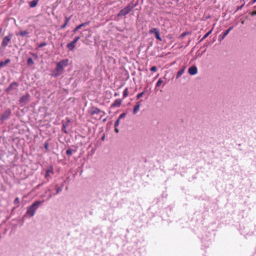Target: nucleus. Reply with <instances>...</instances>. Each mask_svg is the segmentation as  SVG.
Returning <instances> with one entry per match:
<instances>
[{
  "label": "nucleus",
  "mask_w": 256,
  "mask_h": 256,
  "mask_svg": "<svg viewBox=\"0 0 256 256\" xmlns=\"http://www.w3.org/2000/svg\"><path fill=\"white\" fill-rule=\"evenodd\" d=\"M68 59L62 60L58 62L56 69L52 73V76L56 77L60 75L64 72V68L68 65Z\"/></svg>",
  "instance_id": "obj_1"
},
{
  "label": "nucleus",
  "mask_w": 256,
  "mask_h": 256,
  "mask_svg": "<svg viewBox=\"0 0 256 256\" xmlns=\"http://www.w3.org/2000/svg\"><path fill=\"white\" fill-rule=\"evenodd\" d=\"M42 203V202L41 201H36L34 202L27 208L26 214L30 217L33 216L35 214L36 210Z\"/></svg>",
  "instance_id": "obj_2"
},
{
  "label": "nucleus",
  "mask_w": 256,
  "mask_h": 256,
  "mask_svg": "<svg viewBox=\"0 0 256 256\" xmlns=\"http://www.w3.org/2000/svg\"><path fill=\"white\" fill-rule=\"evenodd\" d=\"M134 6L132 4H128L126 7L122 10L118 14V16H124L128 14L133 8Z\"/></svg>",
  "instance_id": "obj_3"
},
{
  "label": "nucleus",
  "mask_w": 256,
  "mask_h": 256,
  "mask_svg": "<svg viewBox=\"0 0 256 256\" xmlns=\"http://www.w3.org/2000/svg\"><path fill=\"white\" fill-rule=\"evenodd\" d=\"M30 96L29 94H26L22 96L19 100L20 103L24 106L30 100Z\"/></svg>",
  "instance_id": "obj_4"
},
{
  "label": "nucleus",
  "mask_w": 256,
  "mask_h": 256,
  "mask_svg": "<svg viewBox=\"0 0 256 256\" xmlns=\"http://www.w3.org/2000/svg\"><path fill=\"white\" fill-rule=\"evenodd\" d=\"M79 39H80L79 36H77V37L75 38L74 40L72 42H71L70 43L68 44H67V47L70 50H73L75 48L76 44L78 40Z\"/></svg>",
  "instance_id": "obj_5"
},
{
  "label": "nucleus",
  "mask_w": 256,
  "mask_h": 256,
  "mask_svg": "<svg viewBox=\"0 0 256 256\" xmlns=\"http://www.w3.org/2000/svg\"><path fill=\"white\" fill-rule=\"evenodd\" d=\"M12 38V34H10L8 36L4 37V38H3V40H2V46H6L8 44L9 42L10 41Z\"/></svg>",
  "instance_id": "obj_6"
},
{
  "label": "nucleus",
  "mask_w": 256,
  "mask_h": 256,
  "mask_svg": "<svg viewBox=\"0 0 256 256\" xmlns=\"http://www.w3.org/2000/svg\"><path fill=\"white\" fill-rule=\"evenodd\" d=\"M101 112L100 110L96 107H92L89 110V112L90 114L94 115V114H99Z\"/></svg>",
  "instance_id": "obj_7"
},
{
  "label": "nucleus",
  "mask_w": 256,
  "mask_h": 256,
  "mask_svg": "<svg viewBox=\"0 0 256 256\" xmlns=\"http://www.w3.org/2000/svg\"><path fill=\"white\" fill-rule=\"evenodd\" d=\"M188 72L190 75H194L197 74L198 69L196 66H192L188 68Z\"/></svg>",
  "instance_id": "obj_8"
},
{
  "label": "nucleus",
  "mask_w": 256,
  "mask_h": 256,
  "mask_svg": "<svg viewBox=\"0 0 256 256\" xmlns=\"http://www.w3.org/2000/svg\"><path fill=\"white\" fill-rule=\"evenodd\" d=\"M232 27H230L227 30H226L224 32L221 36H220L219 38V40L220 41L222 40L230 32L232 29Z\"/></svg>",
  "instance_id": "obj_9"
},
{
  "label": "nucleus",
  "mask_w": 256,
  "mask_h": 256,
  "mask_svg": "<svg viewBox=\"0 0 256 256\" xmlns=\"http://www.w3.org/2000/svg\"><path fill=\"white\" fill-rule=\"evenodd\" d=\"M53 174L52 168H50L48 169L46 171V174L45 175L46 178H47L48 180L49 178L50 177V174Z\"/></svg>",
  "instance_id": "obj_10"
},
{
  "label": "nucleus",
  "mask_w": 256,
  "mask_h": 256,
  "mask_svg": "<svg viewBox=\"0 0 256 256\" xmlns=\"http://www.w3.org/2000/svg\"><path fill=\"white\" fill-rule=\"evenodd\" d=\"M122 100L120 99H117L112 104V106L114 107H119L121 104H122Z\"/></svg>",
  "instance_id": "obj_11"
},
{
  "label": "nucleus",
  "mask_w": 256,
  "mask_h": 256,
  "mask_svg": "<svg viewBox=\"0 0 256 256\" xmlns=\"http://www.w3.org/2000/svg\"><path fill=\"white\" fill-rule=\"evenodd\" d=\"M11 112L10 110H6L4 114L2 116V120H6L10 114Z\"/></svg>",
  "instance_id": "obj_12"
},
{
  "label": "nucleus",
  "mask_w": 256,
  "mask_h": 256,
  "mask_svg": "<svg viewBox=\"0 0 256 256\" xmlns=\"http://www.w3.org/2000/svg\"><path fill=\"white\" fill-rule=\"evenodd\" d=\"M10 62V59H6L4 62H0V68H2Z\"/></svg>",
  "instance_id": "obj_13"
},
{
  "label": "nucleus",
  "mask_w": 256,
  "mask_h": 256,
  "mask_svg": "<svg viewBox=\"0 0 256 256\" xmlns=\"http://www.w3.org/2000/svg\"><path fill=\"white\" fill-rule=\"evenodd\" d=\"M140 107V104L138 102V104L134 106L133 110V113L134 114H136L139 110Z\"/></svg>",
  "instance_id": "obj_14"
},
{
  "label": "nucleus",
  "mask_w": 256,
  "mask_h": 256,
  "mask_svg": "<svg viewBox=\"0 0 256 256\" xmlns=\"http://www.w3.org/2000/svg\"><path fill=\"white\" fill-rule=\"evenodd\" d=\"M38 4V0H34L32 1H31L30 2V6L31 8H34Z\"/></svg>",
  "instance_id": "obj_15"
},
{
  "label": "nucleus",
  "mask_w": 256,
  "mask_h": 256,
  "mask_svg": "<svg viewBox=\"0 0 256 256\" xmlns=\"http://www.w3.org/2000/svg\"><path fill=\"white\" fill-rule=\"evenodd\" d=\"M156 31L155 36L156 38L158 40H159L161 41L162 38L160 37V32L158 30H154Z\"/></svg>",
  "instance_id": "obj_16"
},
{
  "label": "nucleus",
  "mask_w": 256,
  "mask_h": 256,
  "mask_svg": "<svg viewBox=\"0 0 256 256\" xmlns=\"http://www.w3.org/2000/svg\"><path fill=\"white\" fill-rule=\"evenodd\" d=\"M88 24V22H86V23H83V24H80L79 26H78L76 27V28L74 30V32H76V30H78L79 29H80L83 26H86V25Z\"/></svg>",
  "instance_id": "obj_17"
},
{
  "label": "nucleus",
  "mask_w": 256,
  "mask_h": 256,
  "mask_svg": "<svg viewBox=\"0 0 256 256\" xmlns=\"http://www.w3.org/2000/svg\"><path fill=\"white\" fill-rule=\"evenodd\" d=\"M184 69H182L178 71L176 78H178L184 72Z\"/></svg>",
  "instance_id": "obj_18"
},
{
  "label": "nucleus",
  "mask_w": 256,
  "mask_h": 256,
  "mask_svg": "<svg viewBox=\"0 0 256 256\" xmlns=\"http://www.w3.org/2000/svg\"><path fill=\"white\" fill-rule=\"evenodd\" d=\"M70 18H66V22H64V24L63 25H62V26H61V28H64L66 26V24H67L68 22V21L70 20Z\"/></svg>",
  "instance_id": "obj_19"
},
{
  "label": "nucleus",
  "mask_w": 256,
  "mask_h": 256,
  "mask_svg": "<svg viewBox=\"0 0 256 256\" xmlns=\"http://www.w3.org/2000/svg\"><path fill=\"white\" fill-rule=\"evenodd\" d=\"M128 95V88H126L123 92V96L124 98H126Z\"/></svg>",
  "instance_id": "obj_20"
},
{
  "label": "nucleus",
  "mask_w": 256,
  "mask_h": 256,
  "mask_svg": "<svg viewBox=\"0 0 256 256\" xmlns=\"http://www.w3.org/2000/svg\"><path fill=\"white\" fill-rule=\"evenodd\" d=\"M28 34V32L26 31H21L20 32V34L22 36H24Z\"/></svg>",
  "instance_id": "obj_21"
},
{
  "label": "nucleus",
  "mask_w": 256,
  "mask_h": 256,
  "mask_svg": "<svg viewBox=\"0 0 256 256\" xmlns=\"http://www.w3.org/2000/svg\"><path fill=\"white\" fill-rule=\"evenodd\" d=\"M162 80L160 78L158 80V82L156 84V86L158 87L160 86V84H162Z\"/></svg>",
  "instance_id": "obj_22"
},
{
  "label": "nucleus",
  "mask_w": 256,
  "mask_h": 256,
  "mask_svg": "<svg viewBox=\"0 0 256 256\" xmlns=\"http://www.w3.org/2000/svg\"><path fill=\"white\" fill-rule=\"evenodd\" d=\"M212 32V30H210L203 37V38H202V40H204V39H205L206 37H208Z\"/></svg>",
  "instance_id": "obj_23"
},
{
  "label": "nucleus",
  "mask_w": 256,
  "mask_h": 256,
  "mask_svg": "<svg viewBox=\"0 0 256 256\" xmlns=\"http://www.w3.org/2000/svg\"><path fill=\"white\" fill-rule=\"evenodd\" d=\"M14 86H17V84H15V83H14V84H10V87L7 89V90H8V91H10V90L12 88H13Z\"/></svg>",
  "instance_id": "obj_24"
},
{
  "label": "nucleus",
  "mask_w": 256,
  "mask_h": 256,
  "mask_svg": "<svg viewBox=\"0 0 256 256\" xmlns=\"http://www.w3.org/2000/svg\"><path fill=\"white\" fill-rule=\"evenodd\" d=\"M28 64H34V62L32 58H28Z\"/></svg>",
  "instance_id": "obj_25"
},
{
  "label": "nucleus",
  "mask_w": 256,
  "mask_h": 256,
  "mask_svg": "<svg viewBox=\"0 0 256 256\" xmlns=\"http://www.w3.org/2000/svg\"><path fill=\"white\" fill-rule=\"evenodd\" d=\"M144 94V92H141V93H140V94H138L137 95V96H136V98H137V99H139V98H140L141 97H142V96H143V94Z\"/></svg>",
  "instance_id": "obj_26"
},
{
  "label": "nucleus",
  "mask_w": 256,
  "mask_h": 256,
  "mask_svg": "<svg viewBox=\"0 0 256 256\" xmlns=\"http://www.w3.org/2000/svg\"><path fill=\"white\" fill-rule=\"evenodd\" d=\"M154 30H158V29L156 28H152L151 30H149V33L150 34H153V33H154L155 34H156V31Z\"/></svg>",
  "instance_id": "obj_27"
},
{
  "label": "nucleus",
  "mask_w": 256,
  "mask_h": 256,
  "mask_svg": "<svg viewBox=\"0 0 256 256\" xmlns=\"http://www.w3.org/2000/svg\"><path fill=\"white\" fill-rule=\"evenodd\" d=\"M120 120L119 119L117 120L115 122L114 126L117 127L120 124Z\"/></svg>",
  "instance_id": "obj_28"
},
{
  "label": "nucleus",
  "mask_w": 256,
  "mask_h": 256,
  "mask_svg": "<svg viewBox=\"0 0 256 256\" xmlns=\"http://www.w3.org/2000/svg\"><path fill=\"white\" fill-rule=\"evenodd\" d=\"M19 198H15L14 200V204H18L19 203Z\"/></svg>",
  "instance_id": "obj_29"
},
{
  "label": "nucleus",
  "mask_w": 256,
  "mask_h": 256,
  "mask_svg": "<svg viewBox=\"0 0 256 256\" xmlns=\"http://www.w3.org/2000/svg\"><path fill=\"white\" fill-rule=\"evenodd\" d=\"M156 70H157L156 67L155 66H154L150 68V70L152 72H156Z\"/></svg>",
  "instance_id": "obj_30"
},
{
  "label": "nucleus",
  "mask_w": 256,
  "mask_h": 256,
  "mask_svg": "<svg viewBox=\"0 0 256 256\" xmlns=\"http://www.w3.org/2000/svg\"><path fill=\"white\" fill-rule=\"evenodd\" d=\"M125 116H126V114H124V113L122 114L120 116H119V118H118V119H119V120H120V119H121V118H124V117H125Z\"/></svg>",
  "instance_id": "obj_31"
},
{
  "label": "nucleus",
  "mask_w": 256,
  "mask_h": 256,
  "mask_svg": "<svg viewBox=\"0 0 256 256\" xmlns=\"http://www.w3.org/2000/svg\"><path fill=\"white\" fill-rule=\"evenodd\" d=\"M46 45V42H42V43L38 45V47L39 48H41V47H42V46H45Z\"/></svg>",
  "instance_id": "obj_32"
},
{
  "label": "nucleus",
  "mask_w": 256,
  "mask_h": 256,
  "mask_svg": "<svg viewBox=\"0 0 256 256\" xmlns=\"http://www.w3.org/2000/svg\"><path fill=\"white\" fill-rule=\"evenodd\" d=\"M66 153L68 155H70L72 154V150L70 149H68L66 150Z\"/></svg>",
  "instance_id": "obj_33"
},
{
  "label": "nucleus",
  "mask_w": 256,
  "mask_h": 256,
  "mask_svg": "<svg viewBox=\"0 0 256 256\" xmlns=\"http://www.w3.org/2000/svg\"><path fill=\"white\" fill-rule=\"evenodd\" d=\"M251 15H252V16H254V15H256V10L252 12L251 13Z\"/></svg>",
  "instance_id": "obj_34"
},
{
  "label": "nucleus",
  "mask_w": 256,
  "mask_h": 256,
  "mask_svg": "<svg viewBox=\"0 0 256 256\" xmlns=\"http://www.w3.org/2000/svg\"><path fill=\"white\" fill-rule=\"evenodd\" d=\"M115 131L116 133L118 132V130L116 128V127H115Z\"/></svg>",
  "instance_id": "obj_35"
},
{
  "label": "nucleus",
  "mask_w": 256,
  "mask_h": 256,
  "mask_svg": "<svg viewBox=\"0 0 256 256\" xmlns=\"http://www.w3.org/2000/svg\"><path fill=\"white\" fill-rule=\"evenodd\" d=\"M186 36V34H185V33H183V34H182V35H181V36Z\"/></svg>",
  "instance_id": "obj_36"
},
{
  "label": "nucleus",
  "mask_w": 256,
  "mask_h": 256,
  "mask_svg": "<svg viewBox=\"0 0 256 256\" xmlns=\"http://www.w3.org/2000/svg\"><path fill=\"white\" fill-rule=\"evenodd\" d=\"M61 190L60 189H58V190L57 192H56V193L58 194L59 192Z\"/></svg>",
  "instance_id": "obj_37"
},
{
  "label": "nucleus",
  "mask_w": 256,
  "mask_h": 256,
  "mask_svg": "<svg viewBox=\"0 0 256 256\" xmlns=\"http://www.w3.org/2000/svg\"><path fill=\"white\" fill-rule=\"evenodd\" d=\"M256 2V0H252V2H253V3H254V2Z\"/></svg>",
  "instance_id": "obj_38"
},
{
  "label": "nucleus",
  "mask_w": 256,
  "mask_h": 256,
  "mask_svg": "<svg viewBox=\"0 0 256 256\" xmlns=\"http://www.w3.org/2000/svg\"><path fill=\"white\" fill-rule=\"evenodd\" d=\"M244 5V4H242V6H240V8H242L243 6Z\"/></svg>",
  "instance_id": "obj_39"
},
{
  "label": "nucleus",
  "mask_w": 256,
  "mask_h": 256,
  "mask_svg": "<svg viewBox=\"0 0 256 256\" xmlns=\"http://www.w3.org/2000/svg\"><path fill=\"white\" fill-rule=\"evenodd\" d=\"M45 147H46V148H48V144H46V146H45Z\"/></svg>",
  "instance_id": "obj_40"
},
{
  "label": "nucleus",
  "mask_w": 256,
  "mask_h": 256,
  "mask_svg": "<svg viewBox=\"0 0 256 256\" xmlns=\"http://www.w3.org/2000/svg\"><path fill=\"white\" fill-rule=\"evenodd\" d=\"M1 32V29H0V32Z\"/></svg>",
  "instance_id": "obj_41"
}]
</instances>
